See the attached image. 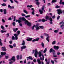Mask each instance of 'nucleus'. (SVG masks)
Listing matches in <instances>:
<instances>
[{"mask_svg": "<svg viewBox=\"0 0 64 64\" xmlns=\"http://www.w3.org/2000/svg\"><path fill=\"white\" fill-rule=\"evenodd\" d=\"M19 20H16V22H18V23H20L22 22L21 20L25 21L24 24L25 25H26V24H27L29 22L26 19V18L24 17L22 18L20 17L19 18Z\"/></svg>", "mask_w": 64, "mask_h": 64, "instance_id": "obj_1", "label": "nucleus"}, {"mask_svg": "<svg viewBox=\"0 0 64 64\" xmlns=\"http://www.w3.org/2000/svg\"><path fill=\"white\" fill-rule=\"evenodd\" d=\"M50 53H52V52L53 53V57H57V56L56 55H55L56 54H55V51L52 48H51L50 50Z\"/></svg>", "mask_w": 64, "mask_h": 64, "instance_id": "obj_2", "label": "nucleus"}, {"mask_svg": "<svg viewBox=\"0 0 64 64\" xmlns=\"http://www.w3.org/2000/svg\"><path fill=\"white\" fill-rule=\"evenodd\" d=\"M17 33H18V34H14V36H15V38H16V40H18V35H19L20 33V30H18L17 31Z\"/></svg>", "mask_w": 64, "mask_h": 64, "instance_id": "obj_3", "label": "nucleus"}, {"mask_svg": "<svg viewBox=\"0 0 64 64\" xmlns=\"http://www.w3.org/2000/svg\"><path fill=\"white\" fill-rule=\"evenodd\" d=\"M46 20H47V19H49L50 21H53V20L51 17L50 16H46Z\"/></svg>", "mask_w": 64, "mask_h": 64, "instance_id": "obj_4", "label": "nucleus"}, {"mask_svg": "<svg viewBox=\"0 0 64 64\" xmlns=\"http://www.w3.org/2000/svg\"><path fill=\"white\" fill-rule=\"evenodd\" d=\"M58 12V15H60L62 13V10L60 9H58L56 10Z\"/></svg>", "mask_w": 64, "mask_h": 64, "instance_id": "obj_5", "label": "nucleus"}, {"mask_svg": "<svg viewBox=\"0 0 64 64\" xmlns=\"http://www.w3.org/2000/svg\"><path fill=\"white\" fill-rule=\"evenodd\" d=\"M9 60L10 61H13V62H15V61H16L15 57V56H13L11 59Z\"/></svg>", "mask_w": 64, "mask_h": 64, "instance_id": "obj_6", "label": "nucleus"}, {"mask_svg": "<svg viewBox=\"0 0 64 64\" xmlns=\"http://www.w3.org/2000/svg\"><path fill=\"white\" fill-rule=\"evenodd\" d=\"M36 61L38 62V64H41V62L42 64H44L43 62H41V60H40L39 59H37L36 60Z\"/></svg>", "mask_w": 64, "mask_h": 64, "instance_id": "obj_7", "label": "nucleus"}, {"mask_svg": "<svg viewBox=\"0 0 64 64\" xmlns=\"http://www.w3.org/2000/svg\"><path fill=\"white\" fill-rule=\"evenodd\" d=\"M39 24H36V25L35 26V27H36V31H37V30H39L40 29V28L39 27Z\"/></svg>", "mask_w": 64, "mask_h": 64, "instance_id": "obj_8", "label": "nucleus"}, {"mask_svg": "<svg viewBox=\"0 0 64 64\" xmlns=\"http://www.w3.org/2000/svg\"><path fill=\"white\" fill-rule=\"evenodd\" d=\"M54 48L55 50H58V49L59 48V47L58 46H54Z\"/></svg>", "mask_w": 64, "mask_h": 64, "instance_id": "obj_9", "label": "nucleus"}, {"mask_svg": "<svg viewBox=\"0 0 64 64\" xmlns=\"http://www.w3.org/2000/svg\"><path fill=\"white\" fill-rule=\"evenodd\" d=\"M2 51H4V52L6 51V49L5 46L2 47Z\"/></svg>", "mask_w": 64, "mask_h": 64, "instance_id": "obj_10", "label": "nucleus"}, {"mask_svg": "<svg viewBox=\"0 0 64 64\" xmlns=\"http://www.w3.org/2000/svg\"><path fill=\"white\" fill-rule=\"evenodd\" d=\"M40 39V38H36V39H34V40H32V42H35V41H39V40Z\"/></svg>", "mask_w": 64, "mask_h": 64, "instance_id": "obj_11", "label": "nucleus"}, {"mask_svg": "<svg viewBox=\"0 0 64 64\" xmlns=\"http://www.w3.org/2000/svg\"><path fill=\"white\" fill-rule=\"evenodd\" d=\"M26 48V46L25 45L22 46L21 48V49H24Z\"/></svg>", "mask_w": 64, "mask_h": 64, "instance_id": "obj_12", "label": "nucleus"}, {"mask_svg": "<svg viewBox=\"0 0 64 64\" xmlns=\"http://www.w3.org/2000/svg\"><path fill=\"white\" fill-rule=\"evenodd\" d=\"M38 52H35L34 53V56L35 57H36V58H37V57H38V56H37V55H38Z\"/></svg>", "mask_w": 64, "mask_h": 64, "instance_id": "obj_13", "label": "nucleus"}, {"mask_svg": "<svg viewBox=\"0 0 64 64\" xmlns=\"http://www.w3.org/2000/svg\"><path fill=\"white\" fill-rule=\"evenodd\" d=\"M32 39L31 38H29L28 39H26V40L28 41H31L32 40Z\"/></svg>", "mask_w": 64, "mask_h": 64, "instance_id": "obj_14", "label": "nucleus"}, {"mask_svg": "<svg viewBox=\"0 0 64 64\" xmlns=\"http://www.w3.org/2000/svg\"><path fill=\"white\" fill-rule=\"evenodd\" d=\"M0 54L1 55H2V56H4V55H5L6 54V52H1Z\"/></svg>", "mask_w": 64, "mask_h": 64, "instance_id": "obj_15", "label": "nucleus"}, {"mask_svg": "<svg viewBox=\"0 0 64 64\" xmlns=\"http://www.w3.org/2000/svg\"><path fill=\"white\" fill-rule=\"evenodd\" d=\"M8 8H10V9H12V8L13 9H14V6H12V7L9 4L8 6Z\"/></svg>", "mask_w": 64, "mask_h": 64, "instance_id": "obj_16", "label": "nucleus"}, {"mask_svg": "<svg viewBox=\"0 0 64 64\" xmlns=\"http://www.w3.org/2000/svg\"><path fill=\"white\" fill-rule=\"evenodd\" d=\"M27 58L29 59H30V60H33V58H32V57L31 56H29L27 57Z\"/></svg>", "mask_w": 64, "mask_h": 64, "instance_id": "obj_17", "label": "nucleus"}, {"mask_svg": "<svg viewBox=\"0 0 64 64\" xmlns=\"http://www.w3.org/2000/svg\"><path fill=\"white\" fill-rule=\"evenodd\" d=\"M38 54L39 57H41V56H42V52H38Z\"/></svg>", "mask_w": 64, "mask_h": 64, "instance_id": "obj_18", "label": "nucleus"}, {"mask_svg": "<svg viewBox=\"0 0 64 64\" xmlns=\"http://www.w3.org/2000/svg\"><path fill=\"white\" fill-rule=\"evenodd\" d=\"M13 30L14 32H16V31H18V28H16V29L15 28H14L13 29Z\"/></svg>", "mask_w": 64, "mask_h": 64, "instance_id": "obj_19", "label": "nucleus"}, {"mask_svg": "<svg viewBox=\"0 0 64 64\" xmlns=\"http://www.w3.org/2000/svg\"><path fill=\"white\" fill-rule=\"evenodd\" d=\"M62 0H60V4H63V5L64 4V2H62Z\"/></svg>", "mask_w": 64, "mask_h": 64, "instance_id": "obj_20", "label": "nucleus"}, {"mask_svg": "<svg viewBox=\"0 0 64 64\" xmlns=\"http://www.w3.org/2000/svg\"><path fill=\"white\" fill-rule=\"evenodd\" d=\"M4 14L5 15H6L7 14V12H6V9H4Z\"/></svg>", "mask_w": 64, "mask_h": 64, "instance_id": "obj_21", "label": "nucleus"}, {"mask_svg": "<svg viewBox=\"0 0 64 64\" xmlns=\"http://www.w3.org/2000/svg\"><path fill=\"white\" fill-rule=\"evenodd\" d=\"M57 2V0H52V4H53V3H56Z\"/></svg>", "mask_w": 64, "mask_h": 64, "instance_id": "obj_22", "label": "nucleus"}, {"mask_svg": "<svg viewBox=\"0 0 64 64\" xmlns=\"http://www.w3.org/2000/svg\"><path fill=\"white\" fill-rule=\"evenodd\" d=\"M50 38V36H48L46 38V40L48 42H49V38Z\"/></svg>", "mask_w": 64, "mask_h": 64, "instance_id": "obj_23", "label": "nucleus"}, {"mask_svg": "<svg viewBox=\"0 0 64 64\" xmlns=\"http://www.w3.org/2000/svg\"><path fill=\"white\" fill-rule=\"evenodd\" d=\"M45 21H47V20H45L44 18L42 19V22H45Z\"/></svg>", "mask_w": 64, "mask_h": 64, "instance_id": "obj_24", "label": "nucleus"}, {"mask_svg": "<svg viewBox=\"0 0 64 64\" xmlns=\"http://www.w3.org/2000/svg\"><path fill=\"white\" fill-rule=\"evenodd\" d=\"M44 7H45V6L43 5L42 6V11H43L44 10Z\"/></svg>", "mask_w": 64, "mask_h": 64, "instance_id": "obj_25", "label": "nucleus"}, {"mask_svg": "<svg viewBox=\"0 0 64 64\" xmlns=\"http://www.w3.org/2000/svg\"><path fill=\"white\" fill-rule=\"evenodd\" d=\"M27 25H28V26H29L30 27L31 26V23L30 22H28V23L27 24Z\"/></svg>", "mask_w": 64, "mask_h": 64, "instance_id": "obj_26", "label": "nucleus"}, {"mask_svg": "<svg viewBox=\"0 0 64 64\" xmlns=\"http://www.w3.org/2000/svg\"><path fill=\"white\" fill-rule=\"evenodd\" d=\"M25 44V42L24 40H22V45H24Z\"/></svg>", "mask_w": 64, "mask_h": 64, "instance_id": "obj_27", "label": "nucleus"}, {"mask_svg": "<svg viewBox=\"0 0 64 64\" xmlns=\"http://www.w3.org/2000/svg\"><path fill=\"white\" fill-rule=\"evenodd\" d=\"M7 32V31L3 30H2L0 31V32L2 33H4V32Z\"/></svg>", "mask_w": 64, "mask_h": 64, "instance_id": "obj_28", "label": "nucleus"}, {"mask_svg": "<svg viewBox=\"0 0 64 64\" xmlns=\"http://www.w3.org/2000/svg\"><path fill=\"white\" fill-rule=\"evenodd\" d=\"M39 27L42 29H44V28L43 26H40Z\"/></svg>", "mask_w": 64, "mask_h": 64, "instance_id": "obj_29", "label": "nucleus"}, {"mask_svg": "<svg viewBox=\"0 0 64 64\" xmlns=\"http://www.w3.org/2000/svg\"><path fill=\"white\" fill-rule=\"evenodd\" d=\"M61 8V6H59L58 5L56 6V8L58 9V8Z\"/></svg>", "mask_w": 64, "mask_h": 64, "instance_id": "obj_30", "label": "nucleus"}, {"mask_svg": "<svg viewBox=\"0 0 64 64\" xmlns=\"http://www.w3.org/2000/svg\"><path fill=\"white\" fill-rule=\"evenodd\" d=\"M32 7H33V6L32 5L30 6L28 5L27 6V7H28V8H31Z\"/></svg>", "mask_w": 64, "mask_h": 64, "instance_id": "obj_31", "label": "nucleus"}, {"mask_svg": "<svg viewBox=\"0 0 64 64\" xmlns=\"http://www.w3.org/2000/svg\"><path fill=\"white\" fill-rule=\"evenodd\" d=\"M41 45L43 48H44V44L43 42H42Z\"/></svg>", "mask_w": 64, "mask_h": 64, "instance_id": "obj_32", "label": "nucleus"}, {"mask_svg": "<svg viewBox=\"0 0 64 64\" xmlns=\"http://www.w3.org/2000/svg\"><path fill=\"white\" fill-rule=\"evenodd\" d=\"M24 12L26 14H28V12L27 11V10H24Z\"/></svg>", "mask_w": 64, "mask_h": 64, "instance_id": "obj_33", "label": "nucleus"}, {"mask_svg": "<svg viewBox=\"0 0 64 64\" xmlns=\"http://www.w3.org/2000/svg\"><path fill=\"white\" fill-rule=\"evenodd\" d=\"M2 45L3 44H2V42H1V39H0V46H2Z\"/></svg>", "mask_w": 64, "mask_h": 64, "instance_id": "obj_34", "label": "nucleus"}, {"mask_svg": "<svg viewBox=\"0 0 64 64\" xmlns=\"http://www.w3.org/2000/svg\"><path fill=\"white\" fill-rule=\"evenodd\" d=\"M56 44V41H54L52 42V45H54Z\"/></svg>", "mask_w": 64, "mask_h": 64, "instance_id": "obj_35", "label": "nucleus"}, {"mask_svg": "<svg viewBox=\"0 0 64 64\" xmlns=\"http://www.w3.org/2000/svg\"><path fill=\"white\" fill-rule=\"evenodd\" d=\"M12 25H13L14 26H15V24H16V22H13L12 24Z\"/></svg>", "mask_w": 64, "mask_h": 64, "instance_id": "obj_36", "label": "nucleus"}, {"mask_svg": "<svg viewBox=\"0 0 64 64\" xmlns=\"http://www.w3.org/2000/svg\"><path fill=\"white\" fill-rule=\"evenodd\" d=\"M34 27H35V24H34V26L32 27V30H34Z\"/></svg>", "mask_w": 64, "mask_h": 64, "instance_id": "obj_37", "label": "nucleus"}, {"mask_svg": "<svg viewBox=\"0 0 64 64\" xmlns=\"http://www.w3.org/2000/svg\"><path fill=\"white\" fill-rule=\"evenodd\" d=\"M39 11L40 13V14H42L43 13V11L41 10H39Z\"/></svg>", "mask_w": 64, "mask_h": 64, "instance_id": "obj_38", "label": "nucleus"}, {"mask_svg": "<svg viewBox=\"0 0 64 64\" xmlns=\"http://www.w3.org/2000/svg\"><path fill=\"white\" fill-rule=\"evenodd\" d=\"M9 46H10V48L12 49L13 48V46L11 45H9Z\"/></svg>", "mask_w": 64, "mask_h": 64, "instance_id": "obj_39", "label": "nucleus"}, {"mask_svg": "<svg viewBox=\"0 0 64 64\" xmlns=\"http://www.w3.org/2000/svg\"><path fill=\"white\" fill-rule=\"evenodd\" d=\"M59 31L58 30H55L54 31V33H58V32Z\"/></svg>", "mask_w": 64, "mask_h": 64, "instance_id": "obj_40", "label": "nucleus"}, {"mask_svg": "<svg viewBox=\"0 0 64 64\" xmlns=\"http://www.w3.org/2000/svg\"><path fill=\"white\" fill-rule=\"evenodd\" d=\"M16 38H15L14 37V36H13L12 37V40H16Z\"/></svg>", "mask_w": 64, "mask_h": 64, "instance_id": "obj_41", "label": "nucleus"}, {"mask_svg": "<svg viewBox=\"0 0 64 64\" xmlns=\"http://www.w3.org/2000/svg\"><path fill=\"white\" fill-rule=\"evenodd\" d=\"M2 5L3 6H6V4H5V3H4L2 4Z\"/></svg>", "mask_w": 64, "mask_h": 64, "instance_id": "obj_42", "label": "nucleus"}, {"mask_svg": "<svg viewBox=\"0 0 64 64\" xmlns=\"http://www.w3.org/2000/svg\"><path fill=\"white\" fill-rule=\"evenodd\" d=\"M16 58L18 60L19 59V55H17V56H16Z\"/></svg>", "mask_w": 64, "mask_h": 64, "instance_id": "obj_43", "label": "nucleus"}, {"mask_svg": "<svg viewBox=\"0 0 64 64\" xmlns=\"http://www.w3.org/2000/svg\"><path fill=\"white\" fill-rule=\"evenodd\" d=\"M36 2V5H40V2Z\"/></svg>", "mask_w": 64, "mask_h": 64, "instance_id": "obj_44", "label": "nucleus"}, {"mask_svg": "<svg viewBox=\"0 0 64 64\" xmlns=\"http://www.w3.org/2000/svg\"><path fill=\"white\" fill-rule=\"evenodd\" d=\"M30 17V15L26 16H25V18H28V17Z\"/></svg>", "mask_w": 64, "mask_h": 64, "instance_id": "obj_45", "label": "nucleus"}, {"mask_svg": "<svg viewBox=\"0 0 64 64\" xmlns=\"http://www.w3.org/2000/svg\"><path fill=\"white\" fill-rule=\"evenodd\" d=\"M50 62L51 63H52L53 64H54V61H53V60H51Z\"/></svg>", "mask_w": 64, "mask_h": 64, "instance_id": "obj_46", "label": "nucleus"}, {"mask_svg": "<svg viewBox=\"0 0 64 64\" xmlns=\"http://www.w3.org/2000/svg\"><path fill=\"white\" fill-rule=\"evenodd\" d=\"M1 28L3 30H4V27L3 26H1Z\"/></svg>", "mask_w": 64, "mask_h": 64, "instance_id": "obj_47", "label": "nucleus"}, {"mask_svg": "<svg viewBox=\"0 0 64 64\" xmlns=\"http://www.w3.org/2000/svg\"><path fill=\"white\" fill-rule=\"evenodd\" d=\"M5 57H6V59H7L9 58V56H5Z\"/></svg>", "mask_w": 64, "mask_h": 64, "instance_id": "obj_48", "label": "nucleus"}, {"mask_svg": "<svg viewBox=\"0 0 64 64\" xmlns=\"http://www.w3.org/2000/svg\"><path fill=\"white\" fill-rule=\"evenodd\" d=\"M35 11L34 10H33V11L32 12V15H34V12Z\"/></svg>", "mask_w": 64, "mask_h": 64, "instance_id": "obj_49", "label": "nucleus"}, {"mask_svg": "<svg viewBox=\"0 0 64 64\" xmlns=\"http://www.w3.org/2000/svg\"><path fill=\"white\" fill-rule=\"evenodd\" d=\"M33 61L34 62H36V59L34 58V59L33 60Z\"/></svg>", "mask_w": 64, "mask_h": 64, "instance_id": "obj_50", "label": "nucleus"}, {"mask_svg": "<svg viewBox=\"0 0 64 64\" xmlns=\"http://www.w3.org/2000/svg\"><path fill=\"white\" fill-rule=\"evenodd\" d=\"M22 16H25V14L22 13Z\"/></svg>", "mask_w": 64, "mask_h": 64, "instance_id": "obj_51", "label": "nucleus"}, {"mask_svg": "<svg viewBox=\"0 0 64 64\" xmlns=\"http://www.w3.org/2000/svg\"><path fill=\"white\" fill-rule=\"evenodd\" d=\"M16 44H14L13 45V46L14 47H16Z\"/></svg>", "mask_w": 64, "mask_h": 64, "instance_id": "obj_52", "label": "nucleus"}, {"mask_svg": "<svg viewBox=\"0 0 64 64\" xmlns=\"http://www.w3.org/2000/svg\"><path fill=\"white\" fill-rule=\"evenodd\" d=\"M64 24V22H60V24Z\"/></svg>", "mask_w": 64, "mask_h": 64, "instance_id": "obj_53", "label": "nucleus"}, {"mask_svg": "<svg viewBox=\"0 0 64 64\" xmlns=\"http://www.w3.org/2000/svg\"><path fill=\"white\" fill-rule=\"evenodd\" d=\"M8 20H12V18H11L10 17L8 19Z\"/></svg>", "mask_w": 64, "mask_h": 64, "instance_id": "obj_54", "label": "nucleus"}, {"mask_svg": "<svg viewBox=\"0 0 64 64\" xmlns=\"http://www.w3.org/2000/svg\"><path fill=\"white\" fill-rule=\"evenodd\" d=\"M60 16H58L57 18V19L58 20H59V18H60Z\"/></svg>", "mask_w": 64, "mask_h": 64, "instance_id": "obj_55", "label": "nucleus"}, {"mask_svg": "<svg viewBox=\"0 0 64 64\" xmlns=\"http://www.w3.org/2000/svg\"><path fill=\"white\" fill-rule=\"evenodd\" d=\"M60 52H57V55H60Z\"/></svg>", "mask_w": 64, "mask_h": 64, "instance_id": "obj_56", "label": "nucleus"}, {"mask_svg": "<svg viewBox=\"0 0 64 64\" xmlns=\"http://www.w3.org/2000/svg\"><path fill=\"white\" fill-rule=\"evenodd\" d=\"M22 59V55H20V59L21 60Z\"/></svg>", "mask_w": 64, "mask_h": 64, "instance_id": "obj_57", "label": "nucleus"}, {"mask_svg": "<svg viewBox=\"0 0 64 64\" xmlns=\"http://www.w3.org/2000/svg\"><path fill=\"white\" fill-rule=\"evenodd\" d=\"M14 1L15 2H16V3L18 4V1H17V0H14Z\"/></svg>", "mask_w": 64, "mask_h": 64, "instance_id": "obj_58", "label": "nucleus"}, {"mask_svg": "<svg viewBox=\"0 0 64 64\" xmlns=\"http://www.w3.org/2000/svg\"><path fill=\"white\" fill-rule=\"evenodd\" d=\"M34 52H35V50H33L32 52V54H34Z\"/></svg>", "mask_w": 64, "mask_h": 64, "instance_id": "obj_59", "label": "nucleus"}, {"mask_svg": "<svg viewBox=\"0 0 64 64\" xmlns=\"http://www.w3.org/2000/svg\"><path fill=\"white\" fill-rule=\"evenodd\" d=\"M12 3H13V1H12V0H9Z\"/></svg>", "mask_w": 64, "mask_h": 64, "instance_id": "obj_60", "label": "nucleus"}, {"mask_svg": "<svg viewBox=\"0 0 64 64\" xmlns=\"http://www.w3.org/2000/svg\"><path fill=\"white\" fill-rule=\"evenodd\" d=\"M6 35L7 36V37H9V33H8L6 34Z\"/></svg>", "mask_w": 64, "mask_h": 64, "instance_id": "obj_61", "label": "nucleus"}, {"mask_svg": "<svg viewBox=\"0 0 64 64\" xmlns=\"http://www.w3.org/2000/svg\"><path fill=\"white\" fill-rule=\"evenodd\" d=\"M55 15H54V16L52 17V19H54L55 18Z\"/></svg>", "mask_w": 64, "mask_h": 64, "instance_id": "obj_62", "label": "nucleus"}, {"mask_svg": "<svg viewBox=\"0 0 64 64\" xmlns=\"http://www.w3.org/2000/svg\"><path fill=\"white\" fill-rule=\"evenodd\" d=\"M36 16H37V17H39L40 16V15L39 14L38 15V14H36Z\"/></svg>", "mask_w": 64, "mask_h": 64, "instance_id": "obj_63", "label": "nucleus"}, {"mask_svg": "<svg viewBox=\"0 0 64 64\" xmlns=\"http://www.w3.org/2000/svg\"><path fill=\"white\" fill-rule=\"evenodd\" d=\"M0 12H3V9H0Z\"/></svg>", "mask_w": 64, "mask_h": 64, "instance_id": "obj_64", "label": "nucleus"}]
</instances>
